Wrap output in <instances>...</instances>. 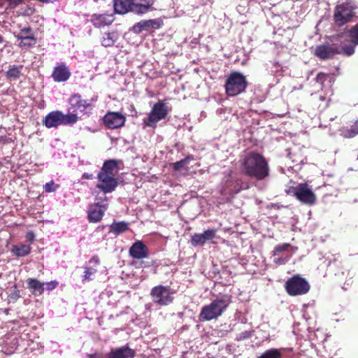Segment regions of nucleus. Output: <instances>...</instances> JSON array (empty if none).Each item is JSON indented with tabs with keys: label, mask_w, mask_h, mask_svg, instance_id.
Returning <instances> with one entry per match:
<instances>
[{
	"label": "nucleus",
	"mask_w": 358,
	"mask_h": 358,
	"mask_svg": "<svg viewBox=\"0 0 358 358\" xmlns=\"http://www.w3.org/2000/svg\"><path fill=\"white\" fill-rule=\"evenodd\" d=\"M97 179L99 182L96 187L104 194L113 192L118 185V182L114 176L107 175L106 173L99 172L97 175Z\"/></svg>",
	"instance_id": "11"
},
{
	"label": "nucleus",
	"mask_w": 358,
	"mask_h": 358,
	"mask_svg": "<svg viewBox=\"0 0 358 358\" xmlns=\"http://www.w3.org/2000/svg\"><path fill=\"white\" fill-rule=\"evenodd\" d=\"M245 173L257 180H263L268 176L269 168L264 157L260 154L252 152L243 161Z\"/></svg>",
	"instance_id": "1"
},
{
	"label": "nucleus",
	"mask_w": 358,
	"mask_h": 358,
	"mask_svg": "<svg viewBox=\"0 0 358 358\" xmlns=\"http://www.w3.org/2000/svg\"><path fill=\"white\" fill-rule=\"evenodd\" d=\"M320 100H324V98L322 96H320Z\"/></svg>",
	"instance_id": "50"
},
{
	"label": "nucleus",
	"mask_w": 358,
	"mask_h": 358,
	"mask_svg": "<svg viewBox=\"0 0 358 358\" xmlns=\"http://www.w3.org/2000/svg\"><path fill=\"white\" fill-rule=\"evenodd\" d=\"M269 72L273 76H277L282 71V66L278 62H271L268 66Z\"/></svg>",
	"instance_id": "34"
},
{
	"label": "nucleus",
	"mask_w": 358,
	"mask_h": 358,
	"mask_svg": "<svg viewBox=\"0 0 358 358\" xmlns=\"http://www.w3.org/2000/svg\"><path fill=\"white\" fill-rule=\"evenodd\" d=\"M135 351L127 345L113 350L108 355V358H134Z\"/></svg>",
	"instance_id": "19"
},
{
	"label": "nucleus",
	"mask_w": 358,
	"mask_h": 358,
	"mask_svg": "<svg viewBox=\"0 0 358 358\" xmlns=\"http://www.w3.org/2000/svg\"><path fill=\"white\" fill-rule=\"evenodd\" d=\"M174 293L169 286L157 285L152 288L150 296L154 303L164 306L173 302Z\"/></svg>",
	"instance_id": "8"
},
{
	"label": "nucleus",
	"mask_w": 358,
	"mask_h": 358,
	"mask_svg": "<svg viewBox=\"0 0 358 358\" xmlns=\"http://www.w3.org/2000/svg\"><path fill=\"white\" fill-rule=\"evenodd\" d=\"M290 257L289 256H286L285 257H280V258H275L274 259V262L277 264H285V263H287Z\"/></svg>",
	"instance_id": "42"
},
{
	"label": "nucleus",
	"mask_w": 358,
	"mask_h": 358,
	"mask_svg": "<svg viewBox=\"0 0 358 358\" xmlns=\"http://www.w3.org/2000/svg\"><path fill=\"white\" fill-rule=\"evenodd\" d=\"M293 192L297 199L303 203L312 205L315 201V195L306 183L299 184Z\"/></svg>",
	"instance_id": "10"
},
{
	"label": "nucleus",
	"mask_w": 358,
	"mask_h": 358,
	"mask_svg": "<svg viewBox=\"0 0 358 358\" xmlns=\"http://www.w3.org/2000/svg\"><path fill=\"white\" fill-rule=\"evenodd\" d=\"M78 117L76 114L68 113L66 115H64L63 113L62 124H73L78 121Z\"/></svg>",
	"instance_id": "31"
},
{
	"label": "nucleus",
	"mask_w": 358,
	"mask_h": 358,
	"mask_svg": "<svg viewBox=\"0 0 358 358\" xmlns=\"http://www.w3.org/2000/svg\"><path fill=\"white\" fill-rule=\"evenodd\" d=\"M340 135L343 138H353L358 135V122H356L350 128L345 127L341 129Z\"/></svg>",
	"instance_id": "26"
},
{
	"label": "nucleus",
	"mask_w": 358,
	"mask_h": 358,
	"mask_svg": "<svg viewBox=\"0 0 358 358\" xmlns=\"http://www.w3.org/2000/svg\"><path fill=\"white\" fill-rule=\"evenodd\" d=\"M245 77L241 73H231L225 83L226 93L231 96H236L243 92L247 87Z\"/></svg>",
	"instance_id": "5"
},
{
	"label": "nucleus",
	"mask_w": 358,
	"mask_h": 358,
	"mask_svg": "<svg viewBox=\"0 0 358 358\" xmlns=\"http://www.w3.org/2000/svg\"><path fill=\"white\" fill-rule=\"evenodd\" d=\"M314 52L320 59H327L337 54L350 56L355 52V48L354 46H345L342 43L340 45L332 43L317 45Z\"/></svg>",
	"instance_id": "4"
},
{
	"label": "nucleus",
	"mask_w": 358,
	"mask_h": 358,
	"mask_svg": "<svg viewBox=\"0 0 358 358\" xmlns=\"http://www.w3.org/2000/svg\"><path fill=\"white\" fill-rule=\"evenodd\" d=\"M187 162H188V158H185V159H184L182 160H180V161H178V162L174 163L173 164V168L176 170H179L181 168H182L185 166H186Z\"/></svg>",
	"instance_id": "39"
},
{
	"label": "nucleus",
	"mask_w": 358,
	"mask_h": 358,
	"mask_svg": "<svg viewBox=\"0 0 358 358\" xmlns=\"http://www.w3.org/2000/svg\"><path fill=\"white\" fill-rule=\"evenodd\" d=\"M348 36L350 37L351 42L353 43L352 46L355 47L358 45V24L349 31Z\"/></svg>",
	"instance_id": "32"
},
{
	"label": "nucleus",
	"mask_w": 358,
	"mask_h": 358,
	"mask_svg": "<svg viewBox=\"0 0 358 358\" xmlns=\"http://www.w3.org/2000/svg\"><path fill=\"white\" fill-rule=\"evenodd\" d=\"M7 1L8 2L9 6L11 8H15L16 6L22 3L24 0H7Z\"/></svg>",
	"instance_id": "44"
},
{
	"label": "nucleus",
	"mask_w": 358,
	"mask_h": 358,
	"mask_svg": "<svg viewBox=\"0 0 358 358\" xmlns=\"http://www.w3.org/2000/svg\"><path fill=\"white\" fill-rule=\"evenodd\" d=\"M217 229H208L203 233H196L191 236L190 243L194 247L202 246L206 242H211L216 236Z\"/></svg>",
	"instance_id": "13"
},
{
	"label": "nucleus",
	"mask_w": 358,
	"mask_h": 358,
	"mask_svg": "<svg viewBox=\"0 0 358 358\" xmlns=\"http://www.w3.org/2000/svg\"><path fill=\"white\" fill-rule=\"evenodd\" d=\"M239 192L240 187L238 181H234L232 179H227L225 181L224 187L221 189V194L223 195H231Z\"/></svg>",
	"instance_id": "22"
},
{
	"label": "nucleus",
	"mask_w": 358,
	"mask_h": 358,
	"mask_svg": "<svg viewBox=\"0 0 358 358\" xmlns=\"http://www.w3.org/2000/svg\"><path fill=\"white\" fill-rule=\"evenodd\" d=\"M29 35H33L32 34V29L31 27H24L20 29V32L15 36L17 40H20L24 37H27Z\"/></svg>",
	"instance_id": "35"
},
{
	"label": "nucleus",
	"mask_w": 358,
	"mask_h": 358,
	"mask_svg": "<svg viewBox=\"0 0 358 358\" xmlns=\"http://www.w3.org/2000/svg\"><path fill=\"white\" fill-rule=\"evenodd\" d=\"M169 112L166 103L159 101L153 105L148 117L143 120V123L146 127L155 128L157 122L166 117Z\"/></svg>",
	"instance_id": "6"
},
{
	"label": "nucleus",
	"mask_w": 358,
	"mask_h": 358,
	"mask_svg": "<svg viewBox=\"0 0 358 358\" xmlns=\"http://www.w3.org/2000/svg\"><path fill=\"white\" fill-rule=\"evenodd\" d=\"M20 47H31L36 44V38L34 35H29L27 37H24L22 39L19 40Z\"/></svg>",
	"instance_id": "30"
},
{
	"label": "nucleus",
	"mask_w": 358,
	"mask_h": 358,
	"mask_svg": "<svg viewBox=\"0 0 358 358\" xmlns=\"http://www.w3.org/2000/svg\"><path fill=\"white\" fill-rule=\"evenodd\" d=\"M26 238L27 239L30 241V242H33L34 240V234L33 232L31 231H29L27 234V236H26Z\"/></svg>",
	"instance_id": "46"
},
{
	"label": "nucleus",
	"mask_w": 358,
	"mask_h": 358,
	"mask_svg": "<svg viewBox=\"0 0 358 358\" xmlns=\"http://www.w3.org/2000/svg\"><path fill=\"white\" fill-rule=\"evenodd\" d=\"M154 3L153 0H114L116 13L124 14L129 10L138 14L148 12Z\"/></svg>",
	"instance_id": "3"
},
{
	"label": "nucleus",
	"mask_w": 358,
	"mask_h": 358,
	"mask_svg": "<svg viewBox=\"0 0 358 358\" xmlns=\"http://www.w3.org/2000/svg\"><path fill=\"white\" fill-rule=\"evenodd\" d=\"M52 76L56 82H64L71 76V72L66 65L64 63H62L55 67Z\"/></svg>",
	"instance_id": "18"
},
{
	"label": "nucleus",
	"mask_w": 358,
	"mask_h": 358,
	"mask_svg": "<svg viewBox=\"0 0 358 358\" xmlns=\"http://www.w3.org/2000/svg\"><path fill=\"white\" fill-rule=\"evenodd\" d=\"M69 104L73 108L80 110L81 111L86 109L90 106V103L81 98L79 94H74L69 99Z\"/></svg>",
	"instance_id": "21"
},
{
	"label": "nucleus",
	"mask_w": 358,
	"mask_h": 358,
	"mask_svg": "<svg viewBox=\"0 0 358 358\" xmlns=\"http://www.w3.org/2000/svg\"><path fill=\"white\" fill-rule=\"evenodd\" d=\"M125 121V116L119 112H108L103 117L104 125L110 129L122 127Z\"/></svg>",
	"instance_id": "12"
},
{
	"label": "nucleus",
	"mask_w": 358,
	"mask_h": 358,
	"mask_svg": "<svg viewBox=\"0 0 358 358\" xmlns=\"http://www.w3.org/2000/svg\"><path fill=\"white\" fill-rule=\"evenodd\" d=\"M3 37L0 35V44L3 43Z\"/></svg>",
	"instance_id": "49"
},
{
	"label": "nucleus",
	"mask_w": 358,
	"mask_h": 358,
	"mask_svg": "<svg viewBox=\"0 0 358 358\" xmlns=\"http://www.w3.org/2000/svg\"><path fill=\"white\" fill-rule=\"evenodd\" d=\"M129 229V223L127 222H114L109 226V233L115 236L127 231Z\"/></svg>",
	"instance_id": "23"
},
{
	"label": "nucleus",
	"mask_w": 358,
	"mask_h": 358,
	"mask_svg": "<svg viewBox=\"0 0 358 358\" xmlns=\"http://www.w3.org/2000/svg\"><path fill=\"white\" fill-rule=\"evenodd\" d=\"M28 288L34 296H40L45 289V283L38 281L36 279L28 278L27 280Z\"/></svg>",
	"instance_id": "20"
},
{
	"label": "nucleus",
	"mask_w": 358,
	"mask_h": 358,
	"mask_svg": "<svg viewBox=\"0 0 358 358\" xmlns=\"http://www.w3.org/2000/svg\"><path fill=\"white\" fill-rule=\"evenodd\" d=\"M327 77H328V76L327 74L323 73H320L317 74V76L316 77V81H317V83L322 85L323 83L324 82V80H326Z\"/></svg>",
	"instance_id": "41"
},
{
	"label": "nucleus",
	"mask_w": 358,
	"mask_h": 358,
	"mask_svg": "<svg viewBox=\"0 0 358 358\" xmlns=\"http://www.w3.org/2000/svg\"><path fill=\"white\" fill-rule=\"evenodd\" d=\"M90 263L94 264L96 265H99L100 264L99 258L97 256H93L90 259Z\"/></svg>",
	"instance_id": "45"
},
{
	"label": "nucleus",
	"mask_w": 358,
	"mask_h": 358,
	"mask_svg": "<svg viewBox=\"0 0 358 358\" xmlns=\"http://www.w3.org/2000/svg\"><path fill=\"white\" fill-rule=\"evenodd\" d=\"M106 17L104 15L94 16L93 18L94 24L97 27L104 26L108 24L105 20Z\"/></svg>",
	"instance_id": "38"
},
{
	"label": "nucleus",
	"mask_w": 358,
	"mask_h": 358,
	"mask_svg": "<svg viewBox=\"0 0 358 358\" xmlns=\"http://www.w3.org/2000/svg\"><path fill=\"white\" fill-rule=\"evenodd\" d=\"M116 41L115 34L104 33L101 39V44L104 47H111L114 45Z\"/></svg>",
	"instance_id": "28"
},
{
	"label": "nucleus",
	"mask_w": 358,
	"mask_h": 358,
	"mask_svg": "<svg viewBox=\"0 0 358 358\" xmlns=\"http://www.w3.org/2000/svg\"><path fill=\"white\" fill-rule=\"evenodd\" d=\"M161 27V22L157 19L142 20L134 25L132 29L136 34H140L143 31H148L150 29H159Z\"/></svg>",
	"instance_id": "17"
},
{
	"label": "nucleus",
	"mask_w": 358,
	"mask_h": 358,
	"mask_svg": "<svg viewBox=\"0 0 358 358\" xmlns=\"http://www.w3.org/2000/svg\"><path fill=\"white\" fill-rule=\"evenodd\" d=\"M289 248H292L289 243H282L280 245H277L273 250V255H278L283 251L287 250Z\"/></svg>",
	"instance_id": "36"
},
{
	"label": "nucleus",
	"mask_w": 358,
	"mask_h": 358,
	"mask_svg": "<svg viewBox=\"0 0 358 358\" xmlns=\"http://www.w3.org/2000/svg\"><path fill=\"white\" fill-rule=\"evenodd\" d=\"M117 168V162L115 159H109L103 163V165L99 171L110 176H115V171Z\"/></svg>",
	"instance_id": "24"
},
{
	"label": "nucleus",
	"mask_w": 358,
	"mask_h": 358,
	"mask_svg": "<svg viewBox=\"0 0 358 358\" xmlns=\"http://www.w3.org/2000/svg\"><path fill=\"white\" fill-rule=\"evenodd\" d=\"M231 303V297L224 295L213 300L210 304L204 306L200 312L201 321H210L217 319L226 310Z\"/></svg>",
	"instance_id": "2"
},
{
	"label": "nucleus",
	"mask_w": 358,
	"mask_h": 358,
	"mask_svg": "<svg viewBox=\"0 0 358 358\" xmlns=\"http://www.w3.org/2000/svg\"><path fill=\"white\" fill-rule=\"evenodd\" d=\"M257 358H282L280 349L272 348L265 351Z\"/></svg>",
	"instance_id": "29"
},
{
	"label": "nucleus",
	"mask_w": 358,
	"mask_h": 358,
	"mask_svg": "<svg viewBox=\"0 0 358 358\" xmlns=\"http://www.w3.org/2000/svg\"><path fill=\"white\" fill-rule=\"evenodd\" d=\"M96 268L93 267H85L84 275L83 276V282L92 280V275L96 273Z\"/></svg>",
	"instance_id": "33"
},
{
	"label": "nucleus",
	"mask_w": 358,
	"mask_h": 358,
	"mask_svg": "<svg viewBox=\"0 0 358 358\" xmlns=\"http://www.w3.org/2000/svg\"><path fill=\"white\" fill-rule=\"evenodd\" d=\"M83 178L87 179V180H91L93 178V175L88 173H85L83 175Z\"/></svg>",
	"instance_id": "47"
},
{
	"label": "nucleus",
	"mask_w": 358,
	"mask_h": 358,
	"mask_svg": "<svg viewBox=\"0 0 358 358\" xmlns=\"http://www.w3.org/2000/svg\"><path fill=\"white\" fill-rule=\"evenodd\" d=\"M45 285L46 286L45 287L46 289L52 290L57 287V286L58 285V282L55 280H52V281L45 283Z\"/></svg>",
	"instance_id": "43"
},
{
	"label": "nucleus",
	"mask_w": 358,
	"mask_h": 358,
	"mask_svg": "<svg viewBox=\"0 0 358 358\" xmlns=\"http://www.w3.org/2000/svg\"><path fill=\"white\" fill-rule=\"evenodd\" d=\"M31 249L29 245H13L11 252L17 257H24L30 253Z\"/></svg>",
	"instance_id": "27"
},
{
	"label": "nucleus",
	"mask_w": 358,
	"mask_h": 358,
	"mask_svg": "<svg viewBox=\"0 0 358 358\" xmlns=\"http://www.w3.org/2000/svg\"><path fill=\"white\" fill-rule=\"evenodd\" d=\"M250 336H251L250 331H243V332L240 333L239 334H238L236 338L238 341H241V340L248 338Z\"/></svg>",
	"instance_id": "40"
},
{
	"label": "nucleus",
	"mask_w": 358,
	"mask_h": 358,
	"mask_svg": "<svg viewBox=\"0 0 358 358\" xmlns=\"http://www.w3.org/2000/svg\"><path fill=\"white\" fill-rule=\"evenodd\" d=\"M106 208V204L101 205L99 203L90 206L87 215L89 221L94 223L101 221Z\"/></svg>",
	"instance_id": "16"
},
{
	"label": "nucleus",
	"mask_w": 358,
	"mask_h": 358,
	"mask_svg": "<svg viewBox=\"0 0 358 358\" xmlns=\"http://www.w3.org/2000/svg\"><path fill=\"white\" fill-rule=\"evenodd\" d=\"M341 37H343V35H342V36H337L336 37H334H334H333V38H334V41H337L339 38H341Z\"/></svg>",
	"instance_id": "48"
},
{
	"label": "nucleus",
	"mask_w": 358,
	"mask_h": 358,
	"mask_svg": "<svg viewBox=\"0 0 358 358\" xmlns=\"http://www.w3.org/2000/svg\"><path fill=\"white\" fill-rule=\"evenodd\" d=\"M58 188L59 185H55L53 180H50L43 186V189L46 192H55Z\"/></svg>",
	"instance_id": "37"
},
{
	"label": "nucleus",
	"mask_w": 358,
	"mask_h": 358,
	"mask_svg": "<svg viewBox=\"0 0 358 358\" xmlns=\"http://www.w3.org/2000/svg\"><path fill=\"white\" fill-rule=\"evenodd\" d=\"M357 159H358V156H357Z\"/></svg>",
	"instance_id": "51"
},
{
	"label": "nucleus",
	"mask_w": 358,
	"mask_h": 358,
	"mask_svg": "<svg viewBox=\"0 0 358 358\" xmlns=\"http://www.w3.org/2000/svg\"><path fill=\"white\" fill-rule=\"evenodd\" d=\"M355 6L351 2L338 5L334 10V20L338 26H343L350 22L355 14Z\"/></svg>",
	"instance_id": "9"
},
{
	"label": "nucleus",
	"mask_w": 358,
	"mask_h": 358,
	"mask_svg": "<svg viewBox=\"0 0 358 358\" xmlns=\"http://www.w3.org/2000/svg\"><path fill=\"white\" fill-rule=\"evenodd\" d=\"M129 255L134 259H142L148 257V250L144 243L137 241L129 248Z\"/></svg>",
	"instance_id": "15"
},
{
	"label": "nucleus",
	"mask_w": 358,
	"mask_h": 358,
	"mask_svg": "<svg viewBox=\"0 0 358 358\" xmlns=\"http://www.w3.org/2000/svg\"><path fill=\"white\" fill-rule=\"evenodd\" d=\"M22 66L12 65L9 66L8 71L6 72V77L9 80H16L20 78L22 75Z\"/></svg>",
	"instance_id": "25"
},
{
	"label": "nucleus",
	"mask_w": 358,
	"mask_h": 358,
	"mask_svg": "<svg viewBox=\"0 0 358 358\" xmlns=\"http://www.w3.org/2000/svg\"><path fill=\"white\" fill-rule=\"evenodd\" d=\"M63 113L60 110H54L49 113L43 120V124L47 128H57L62 125Z\"/></svg>",
	"instance_id": "14"
},
{
	"label": "nucleus",
	"mask_w": 358,
	"mask_h": 358,
	"mask_svg": "<svg viewBox=\"0 0 358 358\" xmlns=\"http://www.w3.org/2000/svg\"><path fill=\"white\" fill-rule=\"evenodd\" d=\"M308 282L299 275L289 278L285 284V289L289 296H295L306 294L310 290Z\"/></svg>",
	"instance_id": "7"
}]
</instances>
